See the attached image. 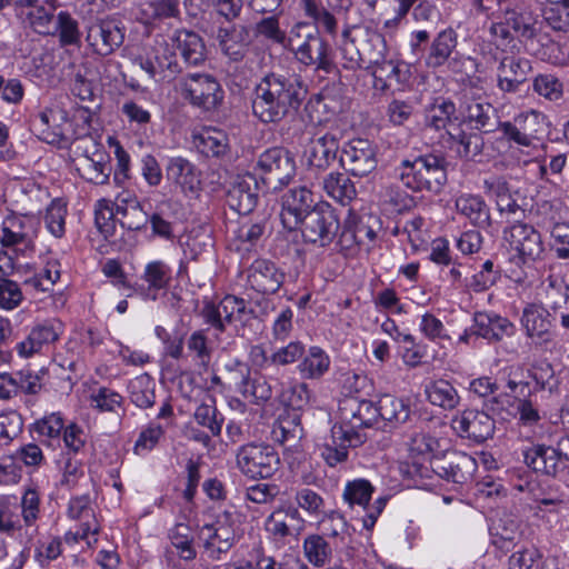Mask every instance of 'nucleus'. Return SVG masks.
<instances>
[{"mask_svg": "<svg viewBox=\"0 0 569 569\" xmlns=\"http://www.w3.org/2000/svg\"><path fill=\"white\" fill-rule=\"evenodd\" d=\"M18 18L23 26L30 27L39 34H50L52 32L54 14L42 6L34 4L33 8L22 10L18 12Z\"/></svg>", "mask_w": 569, "mask_h": 569, "instance_id": "5fc2aeb1", "label": "nucleus"}, {"mask_svg": "<svg viewBox=\"0 0 569 569\" xmlns=\"http://www.w3.org/2000/svg\"><path fill=\"white\" fill-rule=\"evenodd\" d=\"M453 430L461 438L481 443L495 432V420L485 411L466 409L451 421Z\"/></svg>", "mask_w": 569, "mask_h": 569, "instance_id": "412c9836", "label": "nucleus"}, {"mask_svg": "<svg viewBox=\"0 0 569 569\" xmlns=\"http://www.w3.org/2000/svg\"><path fill=\"white\" fill-rule=\"evenodd\" d=\"M256 170L263 180L286 186L296 174V162L287 149L273 147L258 157Z\"/></svg>", "mask_w": 569, "mask_h": 569, "instance_id": "4468645a", "label": "nucleus"}, {"mask_svg": "<svg viewBox=\"0 0 569 569\" xmlns=\"http://www.w3.org/2000/svg\"><path fill=\"white\" fill-rule=\"evenodd\" d=\"M307 92L299 77L269 72L254 87L252 113L262 123H279L298 113Z\"/></svg>", "mask_w": 569, "mask_h": 569, "instance_id": "f257e3e1", "label": "nucleus"}, {"mask_svg": "<svg viewBox=\"0 0 569 569\" xmlns=\"http://www.w3.org/2000/svg\"><path fill=\"white\" fill-rule=\"evenodd\" d=\"M509 569H548L543 553L536 547L523 548L508 559Z\"/></svg>", "mask_w": 569, "mask_h": 569, "instance_id": "69168bd1", "label": "nucleus"}, {"mask_svg": "<svg viewBox=\"0 0 569 569\" xmlns=\"http://www.w3.org/2000/svg\"><path fill=\"white\" fill-rule=\"evenodd\" d=\"M41 389L40 377L31 370L0 373V399H11L19 392L37 395Z\"/></svg>", "mask_w": 569, "mask_h": 569, "instance_id": "2f4dec72", "label": "nucleus"}, {"mask_svg": "<svg viewBox=\"0 0 569 569\" xmlns=\"http://www.w3.org/2000/svg\"><path fill=\"white\" fill-rule=\"evenodd\" d=\"M523 462L537 473L553 478H563L568 465L560 457L557 447L545 443H531L522 449Z\"/></svg>", "mask_w": 569, "mask_h": 569, "instance_id": "f3484780", "label": "nucleus"}, {"mask_svg": "<svg viewBox=\"0 0 569 569\" xmlns=\"http://www.w3.org/2000/svg\"><path fill=\"white\" fill-rule=\"evenodd\" d=\"M325 192L342 206H348L357 197L353 182L341 172H330L322 181Z\"/></svg>", "mask_w": 569, "mask_h": 569, "instance_id": "a18cd8bd", "label": "nucleus"}, {"mask_svg": "<svg viewBox=\"0 0 569 569\" xmlns=\"http://www.w3.org/2000/svg\"><path fill=\"white\" fill-rule=\"evenodd\" d=\"M299 227L306 242L325 248L336 238L340 222L331 206L320 202L301 220Z\"/></svg>", "mask_w": 569, "mask_h": 569, "instance_id": "1a4fd4ad", "label": "nucleus"}, {"mask_svg": "<svg viewBox=\"0 0 569 569\" xmlns=\"http://www.w3.org/2000/svg\"><path fill=\"white\" fill-rule=\"evenodd\" d=\"M531 70L532 66L529 59L506 56L498 66L497 87L503 92L515 93L526 82Z\"/></svg>", "mask_w": 569, "mask_h": 569, "instance_id": "bb28decb", "label": "nucleus"}, {"mask_svg": "<svg viewBox=\"0 0 569 569\" xmlns=\"http://www.w3.org/2000/svg\"><path fill=\"white\" fill-rule=\"evenodd\" d=\"M237 466L247 478H271L280 467V457L277 450L264 442H250L241 446L237 451Z\"/></svg>", "mask_w": 569, "mask_h": 569, "instance_id": "423d86ee", "label": "nucleus"}, {"mask_svg": "<svg viewBox=\"0 0 569 569\" xmlns=\"http://www.w3.org/2000/svg\"><path fill=\"white\" fill-rule=\"evenodd\" d=\"M182 92L192 107L206 113L220 109L224 100V90L220 82L209 73H189L183 78Z\"/></svg>", "mask_w": 569, "mask_h": 569, "instance_id": "0eeeda50", "label": "nucleus"}, {"mask_svg": "<svg viewBox=\"0 0 569 569\" xmlns=\"http://www.w3.org/2000/svg\"><path fill=\"white\" fill-rule=\"evenodd\" d=\"M213 38L221 53L233 62L242 61L252 43L250 27L234 22L218 26Z\"/></svg>", "mask_w": 569, "mask_h": 569, "instance_id": "dca6fc26", "label": "nucleus"}, {"mask_svg": "<svg viewBox=\"0 0 569 569\" xmlns=\"http://www.w3.org/2000/svg\"><path fill=\"white\" fill-rule=\"evenodd\" d=\"M312 192L306 187L288 190L282 197L280 218L283 227L290 231L296 230L302 219L318 207Z\"/></svg>", "mask_w": 569, "mask_h": 569, "instance_id": "4be33fe9", "label": "nucleus"}, {"mask_svg": "<svg viewBox=\"0 0 569 569\" xmlns=\"http://www.w3.org/2000/svg\"><path fill=\"white\" fill-rule=\"evenodd\" d=\"M302 7L306 16L313 19L317 30L323 29L330 36H336L338 31V23L335 14L325 8L317 0H302Z\"/></svg>", "mask_w": 569, "mask_h": 569, "instance_id": "bf43d9fd", "label": "nucleus"}, {"mask_svg": "<svg viewBox=\"0 0 569 569\" xmlns=\"http://www.w3.org/2000/svg\"><path fill=\"white\" fill-rule=\"evenodd\" d=\"M207 332L208 329H198L191 332L187 339L189 353L192 356L196 363L204 370L208 369L213 352L209 345Z\"/></svg>", "mask_w": 569, "mask_h": 569, "instance_id": "4d7b16f0", "label": "nucleus"}, {"mask_svg": "<svg viewBox=\"0 0 569 569\" xmlns=\"http://www.w3.org/2000/svg\"><path fill=\"white\" fill-rule=\"evenodd\" d=\"M286 273L267 259H256L247 269L248 286L262 295L276 293L284 282Z\"/></svg>", "mask_w": 569, "mask_h": 569, "instance_id": "393cba45", "label": "nucleus"}, {"mask_svg": "<svg viewBox=\"0 0 569 569\" xmlns=\"http://www.w3.org/2000/svg\"><path fill=\"white\" fill-rule=\"evenodd\" d=\"M303 551L308 561L317 567L325 566L332 556L331 546L320 535L307 537L303 542Z\"/></svg>", "mask_w": 569, "mask_h": 569, "instance_id": "e2e57ef3", "label": "nucleus"}, {"mask_svg": "<svg viewBox=\"0 0 569 569\" xmlns=\"http://www.w3.org/2000/svg\"><path fill=\"white\" fill-rule=\"evenodd\" d=\"M258 184L252 174L238 177L226 194V202L230 209L239 214L250 213L258 202Z\"/></svg>", "mask_w": 569, "mask_h": 569, "instance_id": "c85d7f7f", "label": "nucleus"}, {"mask_svg": "<svg viewBox=\"0 0 569 569\" xmlns=\"http://www.w3.org/2000/svg\"><path fill=\"white\" fill-rule=\"evenodd\" d=\"M172 50L186 67H199L207 60V47L196 31L177 29L170 37Z\"/></svg>", "mask_w": 569, "mask_h": 569, "instance_id": "a878e982", "label": "nucleus"}, {"mask_svg": "<svg viewBox=\"0 0 569 569\" xmlns=\"http://www.w3.org/2000/svg\"><path fill=\"white\" fill-rule=\"evenodd\" d=\"M339 161L351 176L366 177L377 168L376 147L367 139H352L343 144Z\"/></svg>", "mask_w": 569, "mask_h": 569, "instance_id": "ddd939ff", "label": "nucleus"}, {"mask_svg": "<svg viewBox=\"0 0 569 569\" xmlns=\"http://www.w3.org/2000/svg\"><path fill=\"white\" fill-rule=\"evenodd\" d=\"M341 426L335 435L341 433L348 446H360L366 435L358 429L373 427L378 423L377 403L367 399L347 398L339 407Z\"/></svg>", "mask_w": 569, "mask_h": 569, "instance_id": "20e7f679", "label": "nucleus"}, {"mask_svg": "<svg viewBox=\"0 0 569 569\" xmlns=\"http://www.w3.org/2000/svg\"><path fill=\"white\" fill-rule=\"evenodd\" d=\"M57 120H66V116L61 111L47 109L40 112L31 121L32 130L38 132L39 138L48 143H57L62 137L63 132Z\"/></svg>", "mask_w": 569, "mask_h": 569, "instance_id": "49530a36", "label": "nucleus"}, {"mask_svg": "<svg viewBox=\"0 0 569 569\" xmlns=\"http://www.w3.org/2000/svg\"><path fill=\"white\" fill-rule=\"evenodd\" d=\"M296 59L306 67H313L316 71L331 73L336 70L332 57V49L328 41L323 39L319 31L305 42L297 47Z\"/></svg>", "mask_w": 569, "mask_h": 569, "instance_id": "b1692460", "label": "nucleus"}, {"mask_svg": "<svg viewBox=\"0 0 569 569\" xmlns=\"http://www.w3.org/2000/svg\"><path fill=\"white\" fill-rule=\"evenodd\" d=\"M193 419L199 426L208 429L211 436H220L224 418L217 409L213 399L211 403H200L194 410Z\"/></svg>", "mask_w": 569, "mask_h": 569, "instance_id": "052dcab7", "label": "nucleus"}, {"mask_svg": "<svg viewBox=\"0 0 569 569\" xmlns=\"http://www.w3.org/2000/svg\"><path fill=\"white\" fill-rule=\"evenodd\" d=\"M268 232H270V227L266 216L249 218L239 226L237 239L243 243L256 246Z\"/></svg>", "mask_w": 569, "mask_h": 569, "instance_id": "0e129e2a", "label": "nucleus"}, {"mask_svg": "<svg viewBox=\"0 0 569 569\" xmlns=\"http://www.w3.org/2000/svg\"><path fill=\"white\" fill-rule=\"evenodd\" d=\"M462 126L469 123L475 130L490 133L498 130L499 117L496 108L489 102L472 100L460 107Z\"/></svg>", "mask_w": 569, "mask_h": 569, "instance_id": "7c9ffc66", "label": "nucleus"}, {"mask_svg": "<svg viewBox=\"0 0 569 569\" xmlns=\"http://www.w3.org/2000/svg\"><path fill=\"white\" fill-rule=\"evenodd\" d=\"M340 140L341 136L337 130L315 134L303 152L308 169L317 172L328 170L338 158Z\"/></svg>", "mask_w": 569, "mask_h": 569, "instance_id": "2eb2a0df", "label": "nucleus"}, {"mask_svg": "<svg viewBox=\"0 0 569 569\" xmlns=\"http://www.w3.org/2000/svg\"><path fill=\"white\" fill-rule=\"evenodd\" d=\"M356 39L359 40V46H361L362 66L367 64L365 69H371L386 59L387 43L381 33L362 27L356 33Z\"/></svg>", "mask_w": 569, "mask_h": 569, "instance_id": "72a5a7b5", "label": "nucleus"}, {"mask_svg": "<svg viewBox=\"0 0 569 569\" xmlns=\"http://www.w3.org/2000/svg\"><path fill=\"white\" fill-rule=\"evenodd\" d=\"M430 468L439 478L453 483H466L472 479L478 465L475 458L462 451H447L430 459Z\"/></svg>", "mask_w": 569, "mask_h": 569, "instance_id": "9d476101", "label": "nucleus"}, {"mask_svg": "<svg viewBox=\"0 0 569 569\" xmlns=\"http://www.w3.org/2000/svg\"><path fill=\"white\" fill-rule=\"evenodd\" d=\"M527 380L530 381L531 391H548L550 395L559 392L560 381L556 377L552 365L548 361L532 363L527 370Z\"/></svg>", "mask_w": 569, "mask_h": 569, "instance_id": "79ce46f5", "label": "nucleus"}, {"mask_svg": "<svg viewBox=\"0 0 569 569\" xmlns=\"http://www.w3.org/2000/svg\"><path fill=\"white\" fill-rule=\"evenodd\" d=\"M518 264H532L543 259L546 248L541 233L530 223L516 220L502 231Z\"/></svg>", "mask_w": 569, "mask_h": 569, "instance_id": "39448f33", "label": "nucleus"}, {"mask_svg": "<svg viewBox=\"0 0 569 569\" xmlns=\"http://www.w3.org/2000/svg\"><path fill=\"white\" fill-rule=\"evenodd\" d=\"M86 40L97 54L107 57L123 43L124 28L113 19L98 20L89 26Z\"/></svg>", "mask_w": 569, "mask_h": 569, "instance_id": "aec40b11", "label": "nucleus"}, {"mask_svg": "<svg viewBox=\"0 0 569 569\" xmlns=\"http://www.w3.org/2000/svg\"><path fill=\"white\" fill-rule=\"evenodd\" d=\"M516 325L507 317L487 311L475 312L473 323L470 327L472 335L487 340L489 343H498L503 338H510L516 335Z\"/></svg>", "mask_w": 569, "mask_h": 569, "instance_id": "5701e85b", "label": "nucleus"}, {"mask_svg": "<svg viewBox=\"0 0 569 569\" xmlns=\"http://www.w3.org/2000/svg\"><path fill=\"white\" fill-rule=\"evenodd\" d=\"M302 522L297 508L278 509L268 517L267 527L272 535L283 538L297 535Z\"/></svg>", "mask_w": 569, "mask_h": 569, "instance_id": "a19ab883", "label": "nucleus"}, {"mask_svg": "<svg viewBox=\"0 0 569 569\" xmlns=\"http://www.w3.org/2000/svg\"><path fill=\"white\" fill-rule=\"evenodd\" d=\"M457 44L458 34L452 28L440 31L431 42L426 57V64L435 69L442 67L452 54Z\"/></svg>", "mask_w": 569, "mask_h": 569, "instance_id": "e433bc0d", "label": "nucleus"}, {"mask_svg": "<svg viewBox=\"0 0 569 569\" xmlns=\"http://www.w3.org/2000/svg\"><path fill=\"white\" fill-rule=\"evenodd\" d=\"M395 176L413 192L438 194L447 182V161L433 153L409 156L396 166Z\"/></svg>", "mask_w": 569, "mask_h": 569, "instance_id": "f03ea898", "label": "nucleus"}, {"mask_svg": "<svg viewBox=\"0 0 569 569\" xmlns=\"http://www.w3.org/2000/svg\"><path fill=\"white\" fill-rule=\"evenodd\" d=\"M63 332V323L57 318L37 322L28 336L17 343L16 350L22 358H30L42 352L59 340Z\"/></svg>", "mask_w": 569, "mask_h": 569, "instance_id": "a211bd4d", "label": "nucleus"}, {"mask_svg": "<svg viewBox=\"0 0 569 569\" xmlns=\"http://www.w3.org/2000/svg\"><path fill=\"white\" fill-rule=\"evenodd\" d=\"M154 389V380L147 373L140 375L129 383L130 400L139 408H150L156 402Z\"/></svg>", "mask_w": 569, "mask_h": 569, "instance_id": "864d4df0", "label": "nucleus"}, {"mask_svg": "<svg viewBox=\"0 0 569 569\" xmlns=\"http://www.w3.org/2000/svg\"><path fill=\"white\" fill-rule=\"evenodd\" d=\"M168 538L181 560L189 562L197 558L196 531L189 525L176 523L169 530Z\"/></svg>", "mask_w": 569, "mask_h": 569, "instance_id": "58836bf2", "label": "nucleus"}, {"mask_svg": "<svg viewBox=\"0 0 569 569\" xmlns=\"http://www.w3.org/2000/svg\"><path fill=\"white\" fill-rule=\"evenodd\" d=\"M346 221L357 236L358 242L366 251H370L376 242L380 221L372 214H357L352 209L348 210Z\"/></svg>", "mask_w": 569, "mask_h": 569, "instance_id": "c9c22d12", "label": "nucleus"}, {"mask_svg": "<svg viewBox=\"0 0 569 569\" xmlns=\"http://www.w3.org/2000/svg\"><path fill=\"white\" fill-rule=\"evenodd\" d=\"M492 543L499 549L509 550L520 538V528L517 520L506 517L495 521L490 527Z\"/></svg>", "mask_w": 569, "mask_h": 569, "instance_id": "3c124183", "label": "nucleus"}, {"mask_svg": "<svg viewBox=\"0 0 569 569\" xmlns=\"http://www.w3.org/2000/svg\"><path fill=\"white\" fill-rule=\"evenodd\" d=\"M532 499L539 503V508L545 507L550 511H555L559 506L566 503V496L556 485L547 482L539 483L536 488L530 489Z\"/></svg>", "mask_w": 569, "mask_h": 569, "instance_id": "774afa93", "label": "nucleus"}, {"mask_svg": "<svg viewBox=\"0 0 569 569\" xmlns=\"http://www.w3.org/2000/svg\"><path fill=\"white\" fill-rule=\"evenodd\" d=\"M167 179L180 188L184 196H197L201 189L200 172L182 157H171L166 166Z\"/></svg>", "mask_w": 569, "mask_h": 569, "instance_id": "cd10ccee", "label": "nucleus"}, {"mask_svg": "<svg viewBox=\"0 0 569 569\" xmlns=\"http://www.w3.org/2000/svg\"><path fill=\"white\" fill-rule=\"evenodd\" d=\"M198 151L207 158H221L229 150L228 136L214 128L203 129L193 136Z\"/></svg>", "mask_w": 569, "mask_h": 569, "instance_id": "ea45409f", "label": "nucleus"}, {"mask_svg": "<svg viewBox=\"0 0 569 569\" xmlns=\"http://www.w3.org/2000/svg\"><path fill=\"white\" fill-rule=\"evenodd\" d=\"M203 541L204 552L212 560H220L234 543V532L230 527L221 525L219 519L216 525H204L198 535Z\"/></svg>", "mask_w": 569, "mask_h": 569, "instance_id": "c756f323", "label": "nucleus"}, {"mask_svg": "<svg viewBox=\"0 0 569 569\" xmlns=\"http://www.w3.org/2000/svg\"><path fill=\"white\" fill-rule=\"evenodd\" d=\"M525 336L536 346H548L555 340V317L542 301L527 303L520 317Z\"/></svg>", "mask_w": 569, "mask_h": 569, "instance_id": "9b49d317", "label": "nucleus"}, {"mask_svg": "<svg viewBox=\"0 0 569 569\" xmlns=\"http://www.w3.org/2000/svg\"><path fill=\"white\" fill-rule=\"evenodd\" d=\"M118 217L117 207L113 208L110 201L101 199L97 202L94 208V223L104 239H109L114 234L116 220Z\"/></svg>", "mask_w": 569, "mask_h": 569, "instance_id": "338daca9", "label": "nucleus"}, {"mask_svg": "<svg viewBox=\"0 0 569 569\" xmlns=\"http://www.w3.org/2000/svg\"><path fill=\"white\" fill-rule=\"evenodd\" d=\"M425 124L445 137L451 131H457L458 127H462L461 110L450 98L436 97L425 108Z\"/></svg>", "mask_w": 569, "mask_h": 569, "instance_id": "6ab92c4d", "label": "nucleus"}, {"mask_svg": "<svg viewBox=\"0 0 569 569\" xmlns=\"http://www.w3.org/2000/svg\"><path fill=\"white\" fill-rule=\"evenodd\" d=\"M223 375L228 391L239 393L253 405H263L272 397V387L260 372H253L249 363L233 358L224 363Z\"/></svg>", "mask_w": 569, "mask_h": 569, "instance_id": "7ed1b4c3", "label": "nucleus"}, {"mask_svg": "<svg viewBox=\"0 0 569 569\" xmlns=\"http://www.w3.org/2000/svg\"><path fill=\"white\" fill-rule=\"evenodd\" d=\"M545 301L542 302L545 309H548L556 318L569 310V286L562 280L549 279L547 286L543 288Z\"/></svg>", "mask_w": 569, "mask_h": 569, "instance_id": "8fccbe9b", "label": "nucleus"}, {"mask_svg": "<svg viewBox=\"0 0 569 569\" xmlns=\"http://www.w3.org/2000/svg\"><path fill=\"white\" fill-rule=\"evenodd\" d=\"M39 219L32 214H8L0 228L1 246L17 254L33 251Z\"/></svg>", "mask_w": 569, "mask_h": 569, "instance_id": "6e6552de", "label": "nucleus"}, {"mask_svg": "<svg viewBox=\"0 0 569 569\" xmlns=\"http://www.w3.org/2000/svg\"><path fill=\"white\" fill-rule=\"evenodd\" d=\"M373 492L375 487L370 481L366 479H355L346 483L342 497L349 507L353 508L358 506L366 510Z\"/></svg>", "mask_w": 569, "mask_h": 569, "instance_id": "13d9d810", "label": "nucleus"}, {"mask_svg": "<svg viewBox=\"0 0 569 569\" xmlns=\"http://www.w3.org/2000/svg\"><path fill=\"white\" fill-rule=\"evenodd\" d=\"M427 400L443 410H453L460 403L456 387L446 379L431 380L425 386Z\"/></svg>", "mask_w": 569, "mask_h": 569, "instance_id": "4c0bfd02", "label": "nucleus"}, {"mask_svg": "<svg viewBox=\"0 0 569 569\" xmlns=\"http://www.w3.org/2000/svg\"><path fill=\"white\" fill-rule=\"evenodd\" d=\"M457 212L472 226L487 229L491 226L490 208L479 194L462 193L455 201Z\"/></svg>", "mask_w": 569, "mask_h": 569, "instance_id": "473e14b6", "label": "nucleus"}, {"mask_svg": "<svg viewBox=\"0 0 569 569\" xmlns=\"http://www.w3.org/2000/svg\"><path fill=\"white\" fill-rule=\"evenodd\" d=\"M141 279L150 291L164 290L172 280V270L164 261L153 260L146 264Z\"/></svg>", "mask_w": 569, "mask_h": 569, "instance_id": "6e6d98bb", "label": "nucleus"}, {"mask_svg": "<svg viewBox=\"0 0 569 569\" xmlns=\"http://www.w3.org/2000/svg\"><path fill=\"white\" fill-rule=\"evenodd\" d=\"M361 29V26H353L342 31L339 52L345 69L357 70L362 68L361 46H359V40L356 39V33Z\"/></svg>", "mask_w": 569, "mask_h": 569, "instance_id": "09e8293b", "label": "nucleus"}, {"mask_svg": "<svg viewBox=\"0 0 569 569\" xmlns=\"http://www.w3.org/2000/svg\"><path fill=\"white\" fill-rule=\"evenodd\" d=\"M137 61L140 68L153 79H169L183 70L176 51L164 41L146 49L144 53L137 58Z\"/></svg>", "mask_w": 569, "mask_h": 569, "instance_id": "f8f14e48", "label": "nucleus"}, {"mask_svg": "<svg viewBox=\"0 0 569 569\" xmlns=\"http://www.w3.org/2000/svg\"><path fill=\"white\" fill-rule=\"evenodd\" d=\"M377 403L378 422L381 420L390 427L407 422L411 415L409 399L383 395Z\"/></svg>", "mask_w": 569, "mask_h": 569, "instance_id": "f704fd0d", "label": "nucleus"}, {"mask_svg": "<svg viewBox=\"0 0 569 569\" xmlns=\"http://www.w3.org/2000/svg\"><path fill=\"white\" fill-rule=\"evenodd\" d=\"M330 358L320 347L312 346L308 349L298 365V371L303 379L319 380L330 368Z\"/></svg>", "mask_w": 569, "mask_h": 569, "instance_id": "c03bdc74", "label": "nucleus"}, {"mask_svg": "<svg viewBox=\"0 0 569 569\" xmlns=\"http://www.w3.org/2000/svg\"><path fill=\"white\" fill-rule=\"evenodd\" d=\"M68 516L80 521V526H83V535L98 533L99 526L89 495L72 497L68 506Z\"/></svg>", "mask_w": 569, "mask_h": 569, "instance_id": "de8ad7c7", "label": "nucleus"}, {"mask_svg": "<svg viewBox=\"0 0 569 569\" xmlns=\"http://www.w3.org/2000/svg\"><path fill=\"white\" fill-rule=\"evenodd\" d=\"M179 0H153L143 4L141 13L146 22L151 23L180 14Z\"/></svg>", "mask_w": 569, "mask_h": 569, "instance_id": "680f3d73", "label": "nucleus"}, {"mask_svg": "<svg viewBox=\"0 0 569 569\" xmlns=\"http://www.w3.org/2000/svg\"><path fill=\"white\" fill-rule=\"evenodd\" d=\"M57 34L61 47L80 46L81 33L78 21L67 11H60L52 24V32Z\"/></svg>", "mask_w": 569, "mask_h": 569, "instance_id": "603ef678", "label": "nucleus"}, {"mask_svg": "<svg viewBox=\"0 0 569 569\" xmlns=\"http://www.w3.org/2000/svg\"><path fill=\"white\" fill-rule=\"evenodd\" d=\"M447 137L450 148L461 159L475 160L482 153L483 139L480 134L466 132L462 127H458L457 131H451Z\"/></svg>", "mask_w": 569, "mask_h": 569, "instance_id": "37998d69", "label": "nucleus"}]
</instances>
